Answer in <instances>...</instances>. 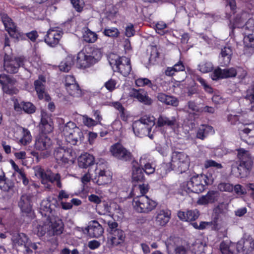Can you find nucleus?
Segmentation results:
<instances>
[{"label":"nucleus","instance_id":"nucleus-1","mask_svg":"<svg viewBox=\"0 0 254 254\" xmlns=\"http://www.w3.org/2000/svg\"><path fill=\"white\" fill-rule=\"evenodd\" d=\"M34 170L35 176L41 179V183L44 185L47 189H51L52 188L49 182H55L58 188H62L61 177L59 173L54 174L50 170H45L39 166L34 167Z\"/></svg>","mask_w":254,"mask_h":254},{"label":"nucleus","instance_id":"nucleus-2","mask_svg":"<svg viewBox=\"0 0 254 254\" xmlns=\"http://www.w3.org/2000/svg\"><path fill=\"white\" fill-rule=\"evenodd\" d=\"M62 132L66 141L72 145H78L84 139L81 129L75 124L69 122L62 127Z\"/></svg>","mask_w":254,"mask_h":254},{"label":"nucleus","instance_id":"nucleus-3","mask_svg":"<svg viewBox=\"0 0 254 254\" xmlns=\"http://www.w3.org/2000/svg\"><path fill=\"white\" fill-rule=\"evenodd\" d=\"M153 117L145 116L140 120L135 121L132 124V128L135 135L139 137L148 136L153 138L152 134H150L152 127L154 126Z\"/></svg>","mask_w":254,"mask_h":254},{"label":"nucleus","instance_id":"nucleus-4","mask_svg":"<svg viewBox=\"0 0 254 254\" xmlns=\"http://www.w3.org/2000/svg\"><path fill=\"white\" fill-rule=\"evenodd\" d=\"M190 163L189 156L182 152L174 151L172 153L170 162L171 170L182 173L189 169Z\"/></svg>","mask_w":254,"mask_h":254},{"label":"nucleus","instance_id":"nucleus-5","mask_svg":"<svg viewBox=\"0 0 254 254\" xmlns=\"http://www.w3.org/2000/svg\"><path fill=\"white\" fill-rule=\"evenodd\" d=\"M158 203L145 195L135 197L132 201L134 209L138 212L148 213L156 208Z\"/></svg>","mask_w":254,"mask_h":254},{"label":"nucleus","instance_id":"nucleus-6","mask_svg":"<svg viewBox=\"0 0 254 254\" xmlns=\"http://www.w3.org/2000/svg\"><path fill=\"white\" fill-rule=\"evenodd\" d=\"M237 156L240 164L239 166L234 169H236L239 172L238 174H236V175L239 177L241 176L242 174L241 168H243V170L245 172L250 170L253 166V161L250 152L244 149L241 148L238 149Z\"/></svg>","mask_w":254,"mask_h":254},{"label":"nucleus","instance_id":"nucleus-7","mask_svg":"<svg viewBox=\"0 0 254 254\" xmlns=\"http://www.w3.org/2000/svg\"><path fill=\"white\" fill-rule=\"evenodd\" d=\"M25 60L23 57H12L5 54L4 58V69L8 73H15L20 66H22Z\"/></svg>","mask_w":254,"mask_h":254},{"label":"nucleus","instance_id":"nucleus-8","mask_svg":"<svg viewBox=\"0 0 254 254\" xmlns=\"http://www.w3.org/2000/svg\"><path fill=\"white\" fill-rule=\"evenodd\" d=\"M247 13H243L241 15H238L235 19L233 24H230V27L234 29L236 27L242 28L245 35H250L254 32V19H249L245 25H243L245 21L244 18L246 16Z\"/></svg>","mask_w":254,"mask_h":254},{"label":"nucleus","instance_id":"nucleus-9","mask_svg":"<svg viewBox=\"0 0 254 254\" xmlns=\"http://www.w3.org/2000/svg\"><path fill=\"white\" fill-rule=\"evenodd\" d=\"M205 176H193L188 182L187 187L190 191L194 193H200L205 190L207 185Z\"/></svg>","mask_w":254,"mask_h":254},{"label":"nucleus","instance_id":"nucleus-10","mask_svg":"<svg viewBox=\"0 0 254 254\" xmlns=\"http://www.w3.org/2000/svg\"><path fill=\"white\" fill-rule=\"evenodd\" d=\"M112 176L111 172L102 167L101 165H97L95 175L92 179L93 182L98 185H105L111 183Z\"/></svg>","mask_w":254,"mask_h":254},{"label":"nucleus","instance_id":"nucleus-11","mask_svg":"<svg viewBox=\"0 0 254 254\" xmlns=\"http://www.w3.org/2000/svg\"><path fill=\"white\" fill-rule=\"evenodd\" d=\"M54 157L59 164H65L72 161L74 156L72 150L69 148L59 147L54 151Z\"/></svg>","mask_w":254,"mask_h":254},{"label":"nucleus","instance_id":"nucleus-12","mask_svg":"<svg viewBox=\"0 0 254 254\" xmlns=\"http://www.w3.org/2000/svg\"><path fill=\"white\" fill-rule=\"evenodd\" d=\"M110 151L114 157L123 161H129L132 156L131 152L120 143L112 145Z\"/></svg>","mask_w":254,"mask_h":254},{"label":"nucleus","instance_id":"nucleus-13","mask_svg":"<svg viewBox=\"0 0 254 254\" xmlns=\"http://www.w3.org/2000/svg\"><path fill=\"white\" fill-rule=\"evenodd\" d=\"M57 203V199L52 197H48L42 201L40 204V212L42 217L50 218L52 217L53 211Z\"/></svg>","mask_w":254,"mask_h":254},{"label":"nucleus","instance_id":"nucleus-14","mask_svg":"<svg viewBox=\"0 0 254 254\" xmlns=\"http://www.w3.org/2000/svg\"><path fill=\"white\" fill-rule=\"evenodd\" d=\"M0 16L5 30L9 35L13 38L18 39L20 35L12 19L3 12H0Z\"/></svg>","mask_w":254,"mask_h":254},{"label":"nucleus","instance_id":"nucleus-15","mask_svg":"<svg viewBox=\"0 0 254 254\" xmlns=\"http://www.w3.org/2000/svg\"><path fill=\"white\" fill-rule=\"evenodd\" d=\"M236 246L238 254H248L254 249V240L248 236L242 239Z\"/></svg>","mask_w":254,"mask_h":254},{"label":"nucleus","instance_id":"nucleus-16","mask_svg":"<svg viewBox=\"0 0 254 254\" xmlns=\"http://www.w3.org/2000/svg\"><path fill=\"white\" fill-rule=\"evenodd\" d=\"M117 70L124 76L128 75L131 70L130 60L126 57L119 58L115 64Z\"/></svg>","mask_w":254,"mask_h":254},{"label":"nucleus","instance_id":"nucleus-17","mask_svg":"<svg viewBox=\"0 0 254 254\" xmlns=\"http://www.w3.org/2000/svg\"><path fill=\"white\" fill-rule=\"evenodd\" d=\"M63 34L59 28L50 29L45 37V41L48 45L55 47L59 43Z\"/></svg>","mask_w":254,"mask_h":254},{"label":"nucleus","instance_id":"nucleus-18","mask_svg":"<svg viewBox=\"0 0 254 254\" xmlns=\"http://www.w3.org/2000/svg\"><path fill=\"white\" fill-rule=\"evenodd\" d=\"M129 96L145 105H150L152 100L148 97L147 92L143 89L132 88L129 90Z\"/></svg>","mask_w":254,"mask_h":254},{"label":"nucleus","instance_id":"nucleus-19","mask_svg":"<svg viewBox=\"0 0 254 254\" xmlns=\"http://www.w3.org/2000/svg\"><path fill=\"white\" fill-rule=\"evenodd\" d=\"M48 221L50 227L48 230L49 235H60L63 233L64 225L61 219L50 217Z\"/></svg>","mask_w":254,"mask_h":254},{"label":"nucleus","instance_id":"nucleus-20","mask_svg":"<svg viewBox=\"0 0 254 254\" xmlns=\"http://www.w3.org/2000/svg\"><path fill=\"white\" fill-rule=\"evenodd\" d=\"M171 212L168 209H160L156 211L155 216V224L159 226H164L169 221Z\"/></svg>","mask_w":254,"mask_h":254},{"label":"nucleus","instance_id":"nucleus-21","mask_svg":"<svg viewBox=\"0 0 254 254\" xmlns=\"http://www.w3.org/2000/svg\"><path fill=\"white\" fill-rule=\"evenodd\" d=\"M236 74V70L234 67L224 69H221L220 68L218 67L215 69L212 73L211 77L213 80H217L218 78H226L235 77Z\"/></svg>","mask_w":254,"mask_h":254},{"label":"nucleus","instance_id":"nucleus-22","mask_svg":"<svg viewBox=\"0 0 254 254\" xmlns=\"http://www.w3.org/2000/svg\"><path fill=\"white\" fill-rule=\"evenodd\" d=\"M46 82L45 78L42 76H39L38 79L34 82V85L36 91L40 99H45L48 101L50 97L45 92V85Z\"/></svg>","mask_w":254,"mask_h":254},{"label":"nucleus","instance_id":"nucleus-23","mask_svg":"<svg viewBox=\"0 0 254 254\" xmlns=\"http://www.w3.org/2000/svg\"><path fill=\"white\" fill-rule=\"evenodd\" d=\"M39 127L41 131L44 134L49 133L53 130V121L51 117L45 113H42Z\"/></svg>","mask_w":254,"mask_h":254},{"label":"nucleus","instance_id":"nucleus-24","mask_svg":"<svg viewBox=\"0 0 254 254\" xmlns=\"http://www.w3.org/2000/svg\"><path fill=\"white\" fill-rule=\"evenodd\" d=\"M85 230L88 234L92 237L98 238L101 236L104 232L102 226L95 220L90 221Z\"/></svg>","mask_w":254,"mask_h":254},{"label":"nucleus","instance_id":"nucleus-25","mask_svg":"<svg viewBox=\"0 0 254 254\" xmlns=\"http://www.w3.org/2000/svg\"><path fill=\"white\" fill-rule=\"evenodd\" d=\"M233 50L231 46L226 45L221 49L219 61L221 66L228 65L231 61Z\"/></svg>","mask_w":254,"mask_h":254},{"label":"nucleus","instance_id":"nucleus-26","mask_svg":"<svg viewBox=\"0 0 254 254\" xmlns=\"http://www.w3.org/2000/svg\"><path fill=\"white\" fill-rule=\"evenodd\" d=\"M51 145V139L44 134L38 136L36 138L35 142V148L36 150L39 151L46 150L47 153Z\"/></svg>","mask_w":254,"mask_h":254},{"label":"nucleus","instance_id":"nucleus-27","mask_svg":"<svg viewBox=\"0 0 254 254\" xmlns=\"http://www.w3.org/2000/svg\"><path fill=\"white\" fill-rule=\"evenodd\" d=\"M219 195V193L217 191L210 190L206 194L199 197L196 203L197 204L201 205L212 203L217 200Z\"/></svg>","mask_w":254,"mask_h":254},{"label":"nucleus","instance_id":"nucleus-28","mask_svg":"<svg viewBox=\"0 0 254 254\" xmlns=\"http://www.w3.org/2000/svg\"><path fill=\"white\" fill-rule=\"evenodd\" d=\"M34 231L39 237L43 236L46 232L48 233L49 228H50L48 218L42 217L35 224Z\"/></svg>","mask_w":254,"mask_h":254},{"label":"nucleus","instance_id":"nucleus-29","mask_svg":"<svg viewBox=\"0 0 254 254\" xmlns=\"http://www.w3.org/2000/svg\"><path fill=\"white\" fill-rule=\"evenodd\" d=\"M252 125L241 126L238 129L239 134L241 137L244 134L248 136L245 139V141L250 145H254V129L251 128Z\"/></svg>","mask_w":254,"mask_h":254},{"label":"nucleus","instance_id":"nucleus-30","mask_svg":"<svg viewBox=\"0 0 254 254\" xmlns=\"http://www.w3.org/2000/svg\"><path fill=\"white\" fill-rule=\"evenodd\" d=\"M29 240L27 236L23 233L14 234L11 238L12 245L16 248L26 246Z\"/></svg>","mask_w":254,"mask_h":254},{"label":"nucleus","instance_id":"nucleus-31","mask_svg":"<svg viewBox=\"0 0 254 254\" xmlns=\"http://www.w3.org/2000/svg\"><path fill=\"white\" fill-rule=\"evenodd\" d=\"M178 216L182 221H194L198 217L199 214L197 209L189 210L186 212L179 211L178 212Z\"/></svg>","mask_w":254,"mask_h":254},{"label":"nucleus","instance_id":"nucleus-32","mask_svg":"<svg viewBox=\"0 0 254 254\" xmlns=\"http://www.w3.org/2000/svg\"><path fill=\"white\" fill-rule=\"evenodd\" d=\"M77 63L81 68H85L94 64L89 53H85L84 52H80L77 57Z\"/></svg>","mask_w":254,"mask_h":254},{"label":"nucleus","instance_id":"nucleus-33","mask_svg":"<svg viewBox=\"0 0 254 254\" xmlns=\"http://www.w3.org/2000/svg\"><path fill=\"white\" fill-rule=\"evenodd\" d=\"M94 163V157L87 153L81 154L78 158V165L81 168H87Z\"/></svg>","mask_w":254,"mask_h":254},{"label":"nucleus","instance_id":"nucleus-34","mask_svg":"<svg viewBox=\"0 0 254 254\" xmlns=\"http://www.w3.org/2000/svg\"><path fill=\"white\" fill-rule=\"evenodd\" d=\"M14 109L17 111H21L23 110L25 113L32 114L35 111V107L30 102H15L14 103Z\"/></svg>","mask_w":254,"mask_h":254},{"label":"nucleus","instance_id":"nucleus-35","mask_svg":"<svg viewBox=\"0 0 254 254\" xmlns=\"http://www.w3.org/2000/svg\"><path fill=\"white\" fill-rule=\"evenodd\" d=\"M18 206L22 212L28 213L31 211L30 197L26 194L22 195L18 202Z\"/></svg>","mask_w":254,"mask_h":254},{"label":"nucleus","instance_id":"nucleus-36","mask_svg":"<svg viewBox=\"0 0 254 254\" xmlns=\"http://www.w3.org/2000/svg\"><path fill=\"white\" fill-rule=\"evenodd\" d=\"M158 100L166 105L177 107L179 104L178 100L175 97L168 96L162 93H159L157 95Z\"/></svg>","mask_w":254,"mask_h":254},{"label":"nucleus","instance_id":"nucleus-37","mask_svg":"<svg viewBox=\"0 0 254 254\" xmlns=\"http://www.w3.org/2000/svg\"><path fill=\"white\" fill-rule=\"evenodd\" d=\"M214 133V130L211 126L202 125L198 129L196 137L203 140L209 134H213Z\"/></svg>","mask_w":254,"mask_h":254},{"label":"nucleus","instance_id":"nucleus-38","mask_svg":"<svg viewBox=\"0 0 254 254\" xmlns=\"http://www.w3.org/2000/svg\"><path fill=\"white\" fill-rule=\"evenodd\" d=\"M177 125V120L175 117L169 118L163 116H160L158 118L157 125L159 127L167 126L170 127Z\"/></svg>","mask_w":254,"mask_h":254},{"label":"nucleus","instance_id":"nucleus-39","mask_svg":"<svg viewBox=\"0 0 254 254\" xmlns=\"http://www.w3.org/2000/svg\"><path fill=\"white\" fill-rule=\"evenodd\" d=\"M111 235L110 240L113 245L118 246L124 242L126 237L124 232L122 230L114 232Z\"/></svg>","mask_w":254,"mask_h":254},{"label":"nucleus","instance_id":"nucleus-40","mask_svg":"<svg viewBox=\"0 0 254 254\" xmlns=\"http://www.w3.org/2000/svg\"><path fill=\"white\" fill-rule=\"evenodd\" d=\"M220 249L222 254H235L234 251L236 246L229 242L223 241L220 244Z\"/></svg>","mask_w":254,"mask_h":254},{"label":"nucleus","instance_id":"nucleus-41","mask_svg":"<svg viewBox=\"0 0 254 254\" xmlns=\"http://www.w3.org/2000/svg\"><path fill=\"white\" fill-rule=\"evenodd\" d=\"M22 136L19 139V143L23 145H26L30 143L32 140V136L29 130L21 127L19 129Z\"/></svg>","mask_w":254,"mask_h":254},{"label":"nucleus","instance_id":"nucleus-42","mask_svg":"<svg viewBox=\"0 0 254 254\" xmlns=\"http://www.w3.org/2000/svg\"><path fill=\"white\" fill-rule=\"evenodd\" d=\"M74 63V61L73 57L71 55L67 56L64 60L59 65V68L61 71L68 72Z\"/></svg>","mask_w":254,"mask_h":254},{"label":"nucleus","instance_id":"nucleus-43","mask_svg":"<svg viewBox=\"0 0 254 254\" xmlns=\"http://www.w3.org/2000/svg\"><path fill=\"white\" fill-rule=\"evenodd\" d=\"M68 94L74 97H80L82 96V91L78 84H74L66 88Z\"/></svg>","mask_w":254,"mask_h":254},{"label":"nucleus","instance_id":"nucleus-44","mask_svg":"<svg viewBox=\"0 0 254 254\" xmlns=\"http://www.w3.org/2000/svg\"><path fill=\"white\" fill-rule=\"evenodd\" d=\"M244 45V51L246 53V51L248 49L252 50L254 48V36L252 34L250 35H245L243 39Z\"/></svg>","mask_w":254,"mask_h":254},{"label":"nucleus","instance_id":"nucleus-45","mask_svg":"<svg viewBox=\"0 0 254 254\" xmlns=\"http://www.w3.org/2000/svg\"><path fill=\"white\" fill-rule=\"evenodd\" d=\"M97 34L89 29L85 30L83 35V40L89 43H94L97 40Z\"/></svg>","mask_w":254,"mask_h":254},{"label":"nucleus","instance_id":"nucleus-46","mask_svg":"<svg viewBox=\"0 0 254 254\" xmlns=\"http://www.w3.org/2000/svg\"><path fill=\"white\" fill-rule=\"evenodd\" d=\"M132 179L134 182H142L144 180V175L142 169L140 167H133L132 170Z\"/></svg>","mask_w":254,"mask_h":254},{"label":"nucleus","instance_id":"nucleus-47","mask_svg":"<svg viewBox=\"0 0 254 254\" xmlns=\"http://www.w3.org/2000/svg\"><path fill=\"white\" fill-rule=\"evenodd\" d=\"M206 247L205 243L200 240H197L193 244L192 251L194 254H201L204 252Z\"/></svg>","mask_w":254,"mask_h":254},{"label":"nucleus","instance_id":"nucleus-48","mask_svg":"<svg viewBox=\"0 0 254 254\" xmlns=\"http://www.w3.org/2000/svg\"><path fill=\"white\" fill-rule=\"evenodd\" d=\"M213 69V65L210 62L203 61L198 65V70L202 73L210 72Z\"/></svg>","mask_w":254,"mask_h":254},{"label":"nucleus","instance_id":"nucleus-49","mask_svg":"<svg viewBox=\"0 0 254 254\" xmlns=\"http://www.w3.org/2000/svg\"><path fill=\"white\" fill-rule=\"evenodd\" d=\"M90 58L93 64L97 63L102 58V53L101 49L98 48H94L90 53H89Z\"/></svg>","mask_w":254,"mask_h":254},{"label":"nucleus","instance_id":"nucleus-50","mask_svg":"<svg viewBox=\"0 0 254 254\" xmlns=\"http://www.w3.org/2000/svg\"><path fill=\"white\" fill-rule=\"evenodd\" d=\"M103 33L106 36L116 38L119 36L120 32L117 28L107 27L104 30Z\"/></svg>","mask_w":254,"mask_h":254},{"label":"nucleus","instance_id":"nucleus-51","mask_svg":"<svg viewBox=\"0 0 254 254\" xmlns=\"http://www.w3.org/2000/svg\"><path fill=\"white\" fill-rule=\"evenodd\" d=\"M15 81L11 78L9 76L2 74H0V83L1 84L2 87L7 84H14Z\"/></svg>","mask_w":254,"mask_h":254},{"label":"nucleus","instance_id":"nucleus-52","mask_svg":"<svg viewBox=\"0 0 254 254\" xmlns=\"http://www.w3.org/2000/svg\"><path fill=\"white\" fill-rule=\"evenodd\" d=\"M135 83L138 87L148 86L151 87L152 85L151 81L147 78H138L135 80Z\"/></svg>","mask_w":254,"mask_h":254},{"label":"nucleus","instance_id":"nucleus-53","mask_svg":"<svg viewBox=\"0 0 254 254\" xmlns=\"http://www.w3.org/2000/svg\"><path fill=\"white\" fill-rule=\"evenodd\" d=\"M83 124L88 127H91L97 125V122L91 118L88 117L87 115L81 116Z\"/></svg>","mask_w":254,"mask_h":254},{"label":"nucleus","instance_id":"nucleus-54","mask_svg":"<svg viewBox=\"0 0 254 254\" xmlns=\"http://www.w3.org/2000/svg\"><path fill=\"white\" fill-rule=\"evenodd\" d=\"M73 7L77 12L82 11L84 6V1L83 0H70Z\"/></svg>","mask_w":254,"mask_h":254},{"label":"nucleus","instance_id":"nucleus-55","mask_svg":"<svg viewBox=\"0 0 254 254\" xmlns=\"http://www.w3.org/2000/svg\"><path fill=\"white\" fill-rule=\"evenodd\" d=\"M107 224L108 226V231L110 234L120 230L118 228V224L115 220H112L108 221Z\"/></svg>","mask_w":254,"mask_h":254},{"label":"nucleus","instance_id":"nucleus-56","mask_svg":"<svg viewBox=\"0 0 254 254\" xmlns=\"http://www.w3.org/2000/svg\"><path fill=\"white\" fill-rule=\"evenodd\" d=\"M218 189L220 191L231 192L233 190V186L228 183H221L218 185Z\"/></svg>","mask_w":254,"mask_h":254},{"label":"nucleus","instance_id":"nucleus-57","mask_svg":"<svg viewBox=\"0 0 254 254\" xmlns=\"http://www.w3.org/2000/svg\"><path fill=\"white\" fill-rule=\"evenodd\" d=\"M13 84H7L2 87L3 92L7 94H15L18 92V90L12 86Z\"/></svg>","mask_w":254,"mask_h":254},{"label":"nucleus","instance_id":"nucleus-58","mask_svg":"<svg viewBox=\"0 0 254 254\" xmlns=\"http://www.w3.org/2000/svg\"><path fill=\"white\" fill-rule=\"evenodd\" d=\"M111 210L114 211L113 215H117L118 217H121L122 215V210L120 206L116 203L113 202L110 205Z\"/></svg>","mask_w":254,"mask_h":254},{"label":"nucleus","instance_id":"nucleus-59","mask_svg":"<svg viewBox=\"0 0 254 254\" xmlns=\"http://www.w3.org/2000/svg\"><path fill=\"white\" fill-rule=\"evenodd\" d=\"M204 167L206 168L213 167L217 169H221L222 168V166L221 164L217 163L212 160H207L204 163Z\"/></svg>","mask_w":254,"mask_h":254},{"label":"nucleus","instance_id":"nucleus-60","mask_svg":"<svg viewBox=\"0 0 254 254\" xmlns=\"http://www.w3.org/2000/svg\"><path fill=\"white\" fill-rule=\"evenodd\" d=\"M116 81L114 79H110L104 83V86L109 91H113L116 88Z\"/></svg>","mask_w":254,"mask_h":254},{"label":"nucleus","instance_id":"nucleus-61","mask_svg":"<svg viewBox=\"0 0 254 254\" xmlns=\"http://www.w3.org/2000/svg\"><path fill=\"white\" fill-rule=\"evenodd\" d=\"M197 81L203 87V88H204V90H205V91H206L207 92H208L209 93H212L213 92L212 88H211V87H210L209 86V85H208L206 83V81L204 79H203L201 77H198L197 78Z\"/></svg>","mask_w":254,"mask_h":254},{"label":"nucleus","instance_id":"nucleus-62","mask_svg":"<svg viewBox=\"0 0 254 254\" xmlns=\"http://www.w3.org/2000/svg\"><path fill=\"white\" fill-rule=\"evenodd\" d=\"M197 81L203 87V88H204V90H205V91H206L207 92H208L209 93H212L213 92L212 88H211V87H210L209 86V85H208L206 83V81L204 79H203L201 77H198L197 78Z\"/></svg>","mask_w":254,"mask_h":254},{"label":"nucleus","instance_id":"nucleus-63","mask_svg":"<svg viewBox=\"0 0 254 254\" xmlns=\"http://www.w3.org/2000/svg\"><path fill=\"white\" fill-rule=\"evenodd\" d=\"M141 169L142 171L147 175L152 174L155 172V167L149 163H146L144 166V168Z\"/></svg>","mask_w":254,"mask_h":254},{"label":"nucleus","instance_id":"nucleus-64","mask_svg":"<svg viewBox=\"0 0 254 254\" xmlns=\"http://www.w3.org/2000/svg\"><path fill=\"white\" fill-rule=\"evenodd\" d=\"M227 120L231 125H236L238 123V124L240 125L239 128L241 127V126H245L239 123V117L237 115H230L228 116Z\"/></svg>","mask_w":254,"mask_h":254}]
</instances>
